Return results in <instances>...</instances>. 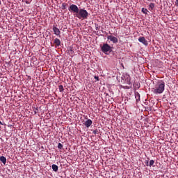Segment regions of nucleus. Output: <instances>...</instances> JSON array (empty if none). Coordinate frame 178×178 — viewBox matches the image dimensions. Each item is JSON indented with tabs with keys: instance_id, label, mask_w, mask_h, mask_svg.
Masks as SVG:
<instances>
[{
	"instance_id": "10",
	"label": "nucleus",
	"mask_w": 178,
	"mask_h": 178,
	"mask_svg": "<svg viewBox=\"0 0 178 178\" xmlns=\"http://www.w3.org/2000/svg\"><path fill=\"white\" fill-rule=\"evenodd\" d=\"M135 97H136V102L140 101V95L138 92H135Z\"/></svg>"
},
{
	"instance_id": "27",
	"label": "nucleus",
	"mask_w": 178,
	"mask_h": 178,
	"mask_svg": "<svg viewBox=\"0 0 178 178\" xmlns=\"http://www.w3.org/2000/svg\"><path fill=\"white\" fill-rule=\"evenodd\" d=\"M149 2L151 1L152 0H147Z\"/></svg>"
},
{
	"instance_id": "1",
	"label": "nucleus",
	"mask_w": 178,
	"mask_h": 178,
	"mask_svg": "<svg viewBox=\"0 0 178 178\" xmlns=\"http://www.w3.org/2000/svg\"><path fill=\"white\" fill-rule=\"evenodd\" d=\"M165 90V82L163 81H159L155 84L154 88L152 89V92L155 95L162 94Z\"/></svg>"
},
{
	"instance_id": "25",
	"label": "nucleus",
	"mask_w": 178,
	"mask_h": 178,
	"mask_svg": "<svg viewBox=\"0 0 178 178\" xmlns=\"http://www.w3.org/2000/svg\"><path fill=\"white\" fill-rule=\"evenodd\" d=\"M0 124H1V125H3V123H2V122H1V121H0Z\"/></svg>"
},
{
	"instance_id": "16",
	"label": "nucleus",
	"mask_w": 178,
	"mask_h": 178,
	"mask_svg": "<svg viewBox=\"0 0 178 178\" xmlns=\"http://www.w3.org/2000/svg\"><path fill=\"white\" fill-rule=\"evenodd\" d=\"M141 12L143 13L145 15H147L148 10H147V8H142Z\"/></svg>"
},
{
	"instance_id": "21",
	"label": "nucleus",
	"mask_w": 178,
	"mask_h": 178,
	"mask_svg": "<svg viewBox=\"0 0 178 178\" xmlns=\"http://www.w3.org/2000/svg\"><path fill=\"white\" fill-rule=\"evenodd\" d=\"M38 111V108H35V109L34 110L35 114H37Z\"/></svg>"
},
{
	"instance_id": "23",
	"label": "nucleus",
	"mask_w": 178,
	"mask_h": 178,
	"mask_svg": "<svg viewBox=\"0 0 178 178\" xmlns=\"http://www.w3.org/2000/svg\"><path fill=\"white\" fill-rule=\"evenodd\" d=\"M25 3H26V4H29V3H30L28 1H25Z\"/></svg>"
},
{
	"instance_id": "11",
	"label": "nucleus",
	"mask_w": 178,
	"mask_h": 178,
	"mask_svg": "<svg viewBox=\"0 0 178 178\" xmlns=\"http://www.w3.org/2000/svg\"><path fill=\"white\" fill-rule=\"evenodd\" d=\"M54 44H56V47H60V41L58 38H56L54 40Z\"/></svg>"
},
{
	"instance_id": "22",
	"label": "nucleus",
	"mask_w": 178,
	"mask_h": 178,
	"mask_svg": "<svg viewBox=\"0 0 178 178\" xmlns=\"http://www.w3.org/2000/svg\"><path fill=\"white\" fill-rule=\"evenodd\" d=\"M175 4L177 6H178V0H176Z\"/></svg>"
},
{
	"instance_id": "14",
	"label": "nucleus",
	"mask_w": 178,
	"mask_h": 178,
	"mask_svg": "<svg viewBox=\"0 0 178 178\" xmlns=\"http://www.w3.org/2000/svg\"><path fill=\"white\" fill-rule=\"evenodd\" d=\"M154 8H155V4L154 3H150L149 5V10L152 11Z\"/></svg>"
},
{
	"instance_id": "3",
	"label": "nucleus",
	"mask_w": 178,
	"mask_h": 178,
	"mask_svg": "<svg viewBox=\"0 0 178 178\" xmlns=\"http://www.w3.org/2000/svg\"><path fill=\"white\" fill-rule=\"evenodd\" d=\"M102 51L106 54L108 55L111 51H113V47H111L108 44L104 43L101 47Z\"/></svg>"
},
{
	"instance_id": "24",
	"label": "nucleus",
	"mask_w": 178,
	"mask_h": 178,
	"mask_svg": "<svg viewBox=\"0 0 178 178\" xmlns=\"http://www.w3.org/2000/svg\"><path fill=\"white\" fill-rule=\"evenodd\" d=\"M95 30L97 31L98 30V27H95Z\"/></svg>"
},
{
	"instance_id": "7",
	"label": "nucleus",
	"mask_w": 178,
	"mask_h": 178,
	"mask_svg": "<svg viewBox=\"0 0 178 178\" xmlns=\"http://www.w3.org/2000/svg\"><path fill=\"white\" fill-rule=\"evenodd\" d=\"M53 31L54 32V34L57 36H60V32L58 28H56L55 26H53Z\"/></svg>"
},
{
	"instance_id": "12",
	"label": "nucleus",
	"mask_w": 178,
	"mask_h": 178,
	"mask_svg": "<svg viewBox=\"0 0 178 178\" xmlns=\"http://www.w3.org/2000/svg\"><path fill=\"white\" fill-rule=\"evenodd\" d=\"M154 163H155V161L154 160H150L149 163L148 161H147L146 165L152 167L154 165Z\"/></svg>"
},
{
	"instance_id": "9",
	"label": "nucleus",
	"mask_w": 178,
	"mask_h": 178,
	"mask_svg": "<svg viewBox=\"0 0 178 178\" xmlns=\"http://www.w3.org/2000/svg\"><path fill=\"white\" fill-rule=\"evenodd\" d=\"M0 161H1V163H2L3 164L5 165V164H6L7 159H6V156H1L0 157Z\"/></svg>"
},
{
	"instance_id": "2",
	"label": "nucleus",
	"mask_w": 178,
	"mask_h": 178,
	"mask_svg": "<svg viewBox=\"0 0 178 178\" xmlns=\"http://www.w3.org/2000/svg\"><path fill=\"white\" fill-rule=\"evenodd\" d=\"M74 16H76L79 19H87L89 16V13L87 10L80 8V10L74 14Z\"/></svg>"
},
{
	"instance_id": "28",
	"label": "nucleus",
	"mask_w": 178,
	"mask_h": 178,
	"mask_svg": "<svg viewBox=\"0 0 178 178\" xmlns=\"http://www.w3.org/2000/svg\"><path fill=\"white\" fill-rule=\"evenodd\" d=\"M0 5H1V1H0Z\"/></svg>"
},
{
	"instance_id": "15",
	"label": "nucleus",
	"mask_w": 178,
	"mask_h": 178,
	"mask_svg": "<svg viewBox=\"0 0 178 178\" xmlns=\"http://www.w3.org/2000/svg\"><path fill=\"white\" fill-rule=\"evenodd\" d=\"M69 54H70V55H72V56L74 55V51L73 50L72 47H70Z\"/></svg>"
},
{
	"instance_id": "8",
	"label": "nucleus",
	"mask_w": 178,
	"mask_h": 178,
	"mask_svg": "<svg viewBox=\"0 0 178 178\" xmlns=\"http://www.w3.org/2000/svg\"><path fill=\"white\" fill-rule=\"evenodd\" d=\"M92 124V120H87L85 123H83V125H85L87 128H89L90 126Z\"/></svg>"
},
{
	"instance_id": "19",
	"label": "nucleus",
	"mask_w": 178,
	"mask_h": 178,
	"mask_svg": "<svg viewBox=\"0 0 178 178\" xmlns=\"http://www.w3.org/2000/svg\"><path fill=\"white\" fill-rule=\"evenodd\" d=\"M58 147L59 149H62L63 147V145L61 143H59Z\"/></svg>"
},
{
	"instance_id": "20",
	"label": "nucleus",
	"mask_w": 178,
	"mask_h": 178,
	"mask_svg": "<svg viewBox=\"0 0 178 178\" xmlns=\"http://www.w3.org/2000/svg\"><path fill=\"white\" fill-rule=\"evenodd\" d=\"M95 79H96V80H97V81H99V77L95 76Z\"/></svg>"
},
{
	"instance_id": "13",
	"label": "nucleus",
	"mask_w": 178,
	"mask_h": 178,
	"mask_svg": "<svg viewBox=\"0 0 178 178\" xmlns=\"http://www.w3.org/2000/svg\"><path fill=\"white\" fill-rule=\"evenodd\" d=\"M51 168H52L53 171H54V172H58V166L55 164H53L51 165Z\"/></svg>"
},
{
	"instance_id": "26",
	"label": "nucleus",
	"mask_w": 178,
	"mask_h": 178,
	"mask_svg": "<svg viewBox=\"0 0 178 178\" xmlns=\"http://www.w3.org/2000/svg\"><path fill=\"white\" fill-rule=\"evenodd\" d=\"M127 83H128V84H130V81H127Z\"/></svg>"
},
{
	"instance_id": "17",
	"label": "nucleus",
	"mask_w": 178,
	"mask_h": 178,
	"mask_svg": "<svg viewBox=\"0 0 178 178\" xmlns=\"http://www.w3.org/2000/svg\"><path fill=\"white\" fill-rule=\"evenodd\" d=\"M59 90L60 92H63L64 91V88L63 85L59 86Z\"/></svg>"
},
{
	"instance_id": "5",
	"label": "nucleus",
	"mask_w": 178,
	"mask_h": 178,
	"mask_svg": "<svg viewBox=\"0 0 178 178\" xmlns=\"http://www.w3.org/2000/svg\"><path fill=\"white\" fill-rule=\"evenodd\" d=\"M107 39L114 44H117L118 42V39L113 35H108Z\"/></svg>"
},
{
	"instance_id": "18",
	"label": "nucleus",
	"mask_w": 178,
	"mask_h": 178,
	"mask_svg": "<svg viewBox=\"0 0 178 178\" xmlns=\"http://www.w3.org/2000/svg\"><path fill=\"white\" fill-rule=\"evenodd\" d=\"M66 3H62V10H65V9H66Z\"/></svg>"
},
{
	"instance_id": "4",
	"label": "nucleus",
	"mask_w": 178,
	"mask_h": 178,
	"mask_svg": "<svg viewBox=\"0 0 178 178\" xmlns=\"http://www.w3.org/2000/svg\"><path fill=\"white\" fill-rule=\"evenodd\" d=\"M68 10H69V11H72L75 14L77 13L80 10L79 7L76 6V5H74V4L70 5Z\"/></svg>"
},
{
	"instance_id": "6",
	"label": "nucleus",
	"mask_w": 178,
	"mask_h": 178,
	"mask_svg": "<svg viewBox=\"0 0 178 178\" xmlns=\"http://www.w3.org/2000/svg\"><path fill=\"white\" fill-rule=\"evenodd\" d=\"M138 41H139L140 43L144 44V45L147 46L148 45V42L147 40H145V38L144 37H140L138 39Z\"/></svg>"
}]
</instances>
